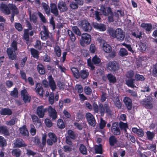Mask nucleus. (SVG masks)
I'll return each mask as SVG.
<instances>
[{
	"mask_svg": "<svg viewBox=\"0 0 157 157\" xmlns=\"http://www.w3.org/2000/svg\"><path fill=\"white\" fill-rule=\"evenodd\" d=\"M100 46L102 50L106 53H110L112 51V47L111 46L108 44L104 40L100 41Z\"/></svg>",
	"mask_w": 157,
	"mask_h": 157,
	"instance_id": "obj_11",
	"label": "nucleus"
},
{
	"mask_svg": "<svg viewBox=\"0 0 157 157\" xmlns=\"http://www.w3.org/2000/svg\"><path fill=\"white\" fill-rule=\"evenodd\" d=\"M8 6L10 9V10H11L12 13L15 15H17L19 13V11L18 8L13 3L8 4Z\"/></svg>",
	"mask_w": 157,
	"mask_h": 157,
	"instance_id": "obj_24",
	"label": "nucleus"
},
{
	"mask_svg": "<svg viewBox=\"0 0 157 157\" xmlns=\"http://www.w3.org/2000/svg\"><path fill=\"white\" fill-rule=\"evenodd\" d=\"M67 32L68 34L69 35L71 41L72 42L75 41L76 39V38L73 32L70 30H68Z\"/></svg>",
	"mask_w": 157,
	"mask_h": 157,
	"instance_id": "obj_43",
	"label": "nucleus"
},
{
	"mask_svg": "<svg viewBox=\"0 0 157 157\" xmlns=\"http://www.w3.org/2000/svg\"><path fill=\"white\" fill-rule=\"evenodd\" d=\"M140 26L144 29L146 33L150 32L152 29V25L151 23H142Z\"/></svg>",
	"mask_w": 157,
	"mask_h": 157,
	"instance_id": "obj_26",
	"label": "nucleus"
},
{
	"mask_svg": "<svg viewBox=\"0 0 157 157\" xmlns=\"http://www.w3.org/2000/svg\"><path fill=\"white\" fill-rule=\"evenodd\" d=\"M47 111L49 116L52 120H55L57 118V112L54 108L49 105L48 107Z\"/></svg>",
	"mask_w": 157,
	"mask_h": 157,
	"instance_id": "obj_15",
	"label": "nucleus"
},
{
	"mask_svg": "<svg viewBox=\"0 0 157 157\" xmlns=\"http://www.w3.org/2000/svg\"><path fill=\"white\" fill-rule=\"evenodd\" d=\"M80 25L82 29L85 32H90L92 29L90 24L86 20H82Z\"/></svg>",
	"mask_w": 157,
	"mask_h": 157,
	"instance_id": "obj_10",
	"label": "nucleus"
},
{
	"mask_svg": "<svg viewBox=\"0 0 157 157\" xmlns=\"http://www.w3.org/2000/svg\"><path fill=\"white\" fill-rule=\"evenodd\" d=\"M75 89L77 90L79 94L81 93L83 91V87L80 84H76L75 86Z\"/></svg>",
	"mask_w": 157,
	"mask_h": 157,
	"instance_id": "obj_57",
	"label": "nucleus"
},
{
	"mask_svg": "<svg viewBox=\"0 0 157 157\" xmlns=\"http://www.w3.org/2000/svg\"><path fill=\"white\" fill-rule=\"evenodd\" d=\"M111 131L114 135L118 136L120 135L121 131L117 122H114L112 123L111 127Z\"/></svg>",
	"mask_w": 157,
	"mask_h": 157,
	"instance_id": "obj_7",
	"label": "nucleus"
},
{
	"mask_svg": "<svg viewBox=\"0 0 157 157\" xmlns=\"http://www.w3.org/2000/svg\"><path fill=\"white\" fill-rule=\"evenodd\" d=\"M101 62L100 59L97 55H95L92 59V62L91 57H90L87 59V63L88 66L90 67L92 70H94L95 67L94 66L93 63L95 65Z\"/></svg>",
	"mask_w": 157,
	"mask_h": 157,
	"instance_id": "obj_6",
	"label": "nucleus"
},
{
	"mask_svg": "<svg viewBox=\"0 0 157 157\" xmlns=\"http://www.w3.org/2000/svg\"><path fill=\"white\" fill-rule=\"evenodd\" d=\"M21 135L24 137L29 136V132L25 125H23L19 129Z\"/></svg>",
	"mask_w": 157,
	"mask_h": 157,
	"instance_id": "obj_27",
	"label": "nucleus"
},
{
	"mask_svg": "<svg viewBox=\"0 0 157 157\" xmlns=\"http://www.w3.org/2000/svg\"><path fill=\"white\" fill-rule=\"evenodd\" d=\"M0 8L1 10L6 15L10 14L11 13V11L8 5L2 3L0 5Z\"/></svg>",
	"mask_w": 157,
	"mask_h": 157,
	"instance_id": "obj_20",
	"label": "nucleus"
},
{
	"mask_svg": "<svg viewBox=\"0 0 157 157\" xmlns=\"http://www.w3.org/2000/svg\"><path fill=\"white\" fill-rule=\"evenodd\" d=\"M42 7L44 9L46 13L49 15L50 14V10L49 6L45 2H42Z\"/></svg>",
	"mask_w": 157,
	"mask_h": 157,
	"instance_id": "obj_37",
	"label": "nucleus"
},
{
	"mask_svg": "<svg viewBox=\"0 0 157 157\" xmlns=\"http://www.w3.org/2000/svg\"><path fill=\"white\" fill-rule=\"evenodd\" d=\"M114 105L118 109H121V107L122 104L118 97L116 98V100L114 102Z\"/></svg>",
	"mask_w": 157,
	"mask_h": 157,
	"instance_id": "obj_50",
	"label": "nucleus"
},
{
	"mask_svg": "<svg viewBox=\"0 0 157 157\" xmlns=\"http://www.w3.org/2000/svg\"><path fill=\"white\" fill-rule=\"evenodd\" d=\"M76 116V121L77 122L82 121L84 117V115L81 113H78Z\"/></svg>",
	"mask_w": 157,
	"mask_h": 157,
	"instance_id": "obj_54",
	"label": "nucleus"
},
{
	"mask_svg": "<svg viewBox=\"0 0 157 157\" xmlns=\"http://www.w3.org/2000/svg\"><path fill=\"white\" fill-rule=\"evenodd\" d=\"M123 101L125 106L128 110H130L132 106V101L129 97L126 96L124 97Z\"/></svg>",
	"mask_w": 157,
	"mask_h": 157,
	"instance_id": "obj_16",
	"label": "nucleus"
},
{
	"mask_svg": "<svg viewBox=\"0 0 157 157\" xmlns=\"http://www.w3.org/2000/svg\"><path fill=\"white\" fill-rule=\"evenodd\" d=\"M84 91L85 94L87 95H90L92 93V90L88 86H86L84 88Z\"/></svg>",
	"mask_w": 157,
	"mask_h": 157,
	"instance_id": "obj_56",
	"label": "nucleus"
},
{
	"mask_svg": "<svg viewBox=\"0 0 157 157\" xmlns=\"http://www.w3.org/2000/svg\"><path fill=\"white\" fill-rule=\"evenodd\" d=\"M135 80L137 81H143L145 79V78L143 75L136 74L135 76Z\"/></svg>",
	"mask_w": 157,
	"mask_h": 157,
	"instance_id": "obj_59",
	"label": "nucleus"
},
{
	"mask_svg": "<svg viewBox=\"0 0 157 157\" xmlns=\"http://www.w3.org/2000/svg\"><path fill=\"white\" fill-rule=\"evenodd\" d=\"M37 70L38 72L40 75H44L45 73L44 67L41 63H40L37 65Z\"/></svg>",
	"mask_w": 157,
	"mask_h": 157,
	"instance_id": "obj_36",
	"label": "nucleus"
},
{
	"mask_svg": "<svg viewBox=\"0 0 157 157\" xmlns=\"http://www.w3.org/2000/svg\"><path fill=\"white\" fill-rule=\"evenodd\" d=\"M78 4L76 2H72L70 3L69 6L70 8L73 9H76L78 8Z\"/></svg>",
	"mask_w": 157,
	"mask_h": 157,
	"instance_id": "obj_60",
	"label": "nucleus"
},
{
	"mask_svg": "<svg viewBox=\"0 0 157 157\" xmlns=\"http://www.w3.org/2000/svg\"><path fill=\"white\" fill-rule=\"evenodd\" d=\"M36 92L40 96L43 97L44 94V90L43 88L42 85L40 83L36 84V87L35 88Z\"/></svg>",
	"mask_w": 157,
	"mask_h": 157,
	"instance_id": "obj_19",
	"label": "nucleus"
},
{
	"mask_svg": "<svg viewBox=\"0 0 157 157\" xmlns=\"http://www.w3.org/2000/svg\"><path fill=\"white\" fill-rule=\"evenodd\" d=\"M109 35L113 38H116L120 41H122L124 40L125 37L124 32L121 29L117 28L114 30L112 28H109L108 30Z\"/></svg>",
	"mask_w": 157,
	"mask_h": 157,
	"instance_id": "obj_2",
	"label": "nucleus"
},
{
	"mask_svg": "<svg viewBox=\"0 0 157 157\" xmlns=\"http://www.w3.org/2000/svg\"><path fill=\"white\" fill-rule=\"evenodd\" d=\"M7 145V142L4 138L2 136H0V147L3 148Z\"/></svg>",
	"mask_w": 157,
	"mask_h": 157,
	"instance_id": "obj_44",
	"label": "nucleus"
},
{
	"mask_svg": "<svg viewBox=\"0 0 157 157\" xmlns=\"http://www.w3.org/2000/svg\"><path fill=\"white\" fill-rule=\"evenodd\" d=\"M89 72L87 70L83 69L80 71L79 74V78L84 80L88 78L89 75Z\"/></svg>",
	"mask_w": 157,
	"mask_h": 157,
	"instance_id": "obj_22",
	"label": "nucleus"
},
{
	"mask_svg": "<svg viewBox=\"0 0 157 157\" xmlns=\"http://www.w3.org/2000/svg\"><path fill=\"white\" fill-rule=\"evenodd\" d=\"M30 133L32 136H34L36 134V130L34 125L33 124H30Z\"/></svg>",
	"mask_w": 157,
	"mask_h": 157,
	"instance_id": "obj_61",
	"label": "nucleus"
},
{
	"mask_svg": "<svg viewBox=\"0 0 157 157\" xmlns=\"http://www.w3.org/2000/svg\"><path fill=\"white\" fill-rule=\"evenodd\" d=\"M16 51L13 50L11 47L8 48L6 50V52L9 58L11 60H15L17 58V55L15 52Z\"/></svg>",
	"mask_w": 157,
	"mask_h": 157,
	"instance_id": "obj_13",
	"label": "nucleus"
},
{
	"mask_svg": "<svg viewBox=\"0 0 157 157\" xmlns=\"http://www.w3.org/2000/svg\"><path fill=\"white\" fill-rule=\"evenodd\" d=\"M134 76V72L133 71L130 70L128 71L126 74V76L127 78L130 79L132 78Z\"/></svg>",
	"mask_w": 157,
	"mask_h": 157,
	"instance_id": "obj_58",
	"label": "nucleus"
},
{
	"mask_svg": "<svg viewBox=\"0 0 157 157\" xmlns=\"http://www.w3.org/2000/svg\"><path fill=\"white\" fill-rule=\"evenodd\" d=\"M79 150L81 153L83 154H86L87 153V150L86 147L83 144H81L79 148Z\"/></svg>",
	"mask_w": 157,
	"mask_h": 157,
	"instance_id": "obj_55",
	"label": "nucleus"
},
{
	"mask_svg": "<svg viewBox=\"0 0 157 157\" xmlns=\"http://www.w3.org/2000/svg\"><path fill=\"white\" fill-rule=\"evenodd\" d=\"M91 40V36L87 33H82L81 35V39L80 41V45L84 46L85 44H89Z\"/></svg>",
	"mask_w": 157,
	"mask_h": 157,
	"instance_id": "obj_5",
	"label": "nucleus"
},
{
	"mask_svg": "<svg viewBox=\"0 0 157 157\" xmlns=\"http://www.w3.org/2000/svg\"><path fill=\"white\" fill-rule=\"evenodd\" d=\"M72 32L78 36H81V33L78 28L77 26H73L72 28Z\"/></svg>",
	"mask_w": 157,
	"mask_h": 157,
	"instance_id": "obj_49",
	"label": "nucleus"
},
{
	"mask_svg": "<svg viewBox=\"0 0 157 157\" xmlns=\"http://www.w3.org/2000/svg\"><path fill=\"white\" fill-rule=\"evenodd\" d=\"M8 6L10 9V10H11L12 13L15 15H17L19 13V11L18 8L13 3L8 4Z\"/></svg>",
	"mask_w": 157,
	"mask_h": 157,
	"instance_id": "obj_25",
	"label": "nucleus"
},
{
	"mask_svg": "<svg viewBox=\"0 0 157 157\" xmlns=\"http://www.w3.org/2000/svg\"><path fill=\"white\" fill-rule=\"evenodd\" d=\"M18 91L17 89L16 88H14L13 91H11L10 93L11 96L17 98L18 97Z\"/></svg>",
	"mask_w": 157,
	"mask_h": 157,
	"instance_id": "obj_53",
	"label": "nucleus"
},
{
	"mask_svg": "<svg viewBox=\"0 0 157 157\" xmlns=\"http://www.w3.org/2000/svg\"><path fill=\"white\" fill-rule=\"evenodd\" d=\"M101 9L104 15L108 16V20L109 22H113V13L110 7L106 8L105 5H102L101 6Z\"/></svg>",
	"mask_w": 157,
	"mask_h": 157,
	"instance_id": "obj_3",
	"label": "nucleus"
},
{
	"mask_svg": "<svg viewBox=\"0 0 157 157\" xmlns=\"http://www.w3.org/2000/svg\"><path fill=\"white\" fill-rule=\"evenodd\" d=\"M71 70L72 72L74 77L77 79L79 78V75L80 72L77 68L73 67L71 68Z\"/></svg>",
	"mask_w": 157,
	"mask_h": 157,
	"instance_id": "obj_35",
	"label": "nucleus"
},
{
	"mask_svg": "<svg viewBox=\"0 0 157 157\" xmlns=\"http://www.w3.org/2000/svg\"><path fill=\"white\" fill-rule=\"evenodd\" d=\"M31 54L33 56V57L36 59H38L39 57V52L36 50L32 48L30 50Z\"/></svg>",
	"mask_w": 157,
	"mask_h": 157,
	"instance_id": "obj_41",
	"label": "nucleus"
},
{
	"mask_svg": "<svg viewBox=\"0 0 157 157\" xmlns=\"http://www.w3.org/2000/svg\"><path fill=\"white\" fill-rule=\"evenodd\" d=\"M17 43L15 40H13L11 44V48L14 51H17Z\"/></svg>",
	"mask_w": 157,
	"mask_h": 157,
	"instance_id": "obj_63",
	"label": "nucleus"
},
{
	"mask_svg": "<svg viewBox=\"0 0 157 157\" xmlns=\"http://www.w3.org/2000/svg\"><path fill=\"white\" fill-rule=\"evenodd\" d=\"M44 31H42L40 32L41 38L43 40H45L49 36V32L45 26L44 27Z\"/></svg>",
	"mask_w": 157,
	"mask_h": 157,
	"instance_id": "obj_18",
	"label": "nucleus"
},
{
	"mask_svg": "<svg viewBox=\"0 0 157 157\" xmlns=\"http://www.w3.org/2000/svg\"><path fill=\"white\" fill-rule=\"evenodd\" d=\"M21 94L22 97V99L25 103L30 102L31 97L29 95L27 90L26 89H24L21 90Z\"/></svg>",
	"mask_w": 157,
	"mask_h": 157,
	"instance_id": "obj_14",
	"label": "nucleus"
},
{
	"mask_svg": "<svg viewBox=\"0 0 157 157\" xmlns=\"http://www.w3.org/2000/svg\"><path fill=\"white\" fill-rule=\"evenodd\" d=\"M118 124L119 126V128L121 130L126 129L128 128V126L126 123H124L122 121H120Z\"/></svg>",
	"mask_w": 157,
	"mask_h": 157,
	"instance_id": "obj_51",
	"label": "nucleus"
},
{
	"mask_svg": "<svg viewBox=\"0 0 157 157\" xmlns=\"http://www.w3.org/2000/svg\"><path fill=\"white\" fill-rule=\"evenodd\" d=\"M13 155L16 157H19L21 154V151L19 149H14L12 151Z\"/></svg>",
	"mask_w": 157,
	"mask_h": 157,
	"instance_id": "obj_42",
	"label": "nucleus"
},
{
	"mask_svg": "<svg viewBox=\"0 0 157 157\" xmlns=\"http://www.w3.org/2000/svg\"><path fill=\"white\" fill-rule=\"evenodd\" d=\"M135 81L134 78L128 79L126 80V84L128 87L134 88L136 87L134 83Z\"/></svg>",
	"mask_w": 157,
	"mask_h": 157,
	"instance_id": "obj_33",
	"label": "nucleus"
},
{
	"mask_svg": "<svg viewBox=\"0 0 157 157\" xmlns=\"http://www.w3.org/2000/svg\"><path fill=\"white\" fill-rule=\"evenodd\" d=\"M94 149L96 153L101 154H102V146L101 144H100L98 145H96Z\"/></svg>",
	"mask_w": 157,
	"mask_h": 157,
	"instance_id": "obj_38",
	"label": "nucleus"
},
{
	"mask_svg": "<svg viewBox=\"0 0 157 157\" xmlns=\"http://www.w3.org/2000/svg\"><path fill=\"white\" fill-rule=\"evenodd\" d=\"M0 132L4 136H9L10 135L8 129L6 126H0Z\"/></svg>",
	"mask_w": 157,
	"mask_h": 157,
	"instance_id": "obj_30",
	"label": "nucleus"
},
{
	"mask_svg": "<svg viewBox=\"0 0 157 157\" xmlns=\"http://www.w3.org/2000/svg\"><path fill=\"white\" fill-rule=\"evenodd\" d=\"M93 25L94 28L101 31H104L106 29L105 25L103 24L94 22Z\"/></svg>",
	"mask_w": 157,
	"mask_h": 157,
	"instance_id": "obj_21",
	"label": "nucleus"
},
{
	"mask_svg": "<svg viewBox=\"0 0 157 157\" xmlns=\"http://www.w3.org/2000/svg\"><path fill=\"white\" fill-rule=\"evenodd\" d=\"M32 119L33 122L35 124H39L40 125L41 122L40 119H39L37 116L35 115H33L32 116Z\"/></svg>",
	"mask_w": 157,
	"mask_h": 157,
	"instance_id": "obj_45",
	"label": "nucleus"
},
{
	"mask_svg": "<svg viewBox=\"0 0 157 157\" xmlns=\"http://www.w3.org/2000/svg\"><path fill=\"white\" fill-rule=\"evenodd\" d=\"M107 78L110 83H114L117 82L115 76L111 73H109L107 75Z\"/></svg>",
	"mask_w": 157,
	"mask_h": 157,
	"instance_id": "obj_32",
	"label": "nucleus"
},
{
	"mask_svg": "<svg viewBox=\"0 0 157 157\" xmlns=\"http://www.w3.org/2000/svg\"><path fill=\"white\" fill-rule=\"evenodd\" d=\"M14 145L15 147L18 148L25 147L27 145L23 140L21 138L17 139L15 140Z\"/></svg>",
	"mask_w": 157,
	"mask_h": 157,
	"instance_id": "obj_17",
	"label": "nucleus"
},
{
	"mask_svg": "<svg viewBox=\"0 0 157 157\" xmlns=\"http://www.w3.org/2000/svg\"><path fill=\"white\" fill-rule=\"evenodd\" d=\"M152 74L153 76L157 77V64L153 66Z\"/></svg>",
	"mask_w": 157,
	"mask_h": 157,
	"instance_id": "obj_64",
	"label": "nucleus"
},
{
	"mask_svg": "<svg viewBox=\"0 0 157 157\" xmlns=\"http://www.w3.org/2000/svg\"><path fill=\"white\" fill-rule=\"evenodd\" d=\"M86 117L89 124L92 126H95L96 121L94 117L91 113H86Z\"/></svg>",
	"mask_w": 157,
	"mask_h": 157,
	"instance_id": "obj_12",
	"label": "nucleus"
},
{
	"mask_svg": "<svg viewBox=\"0 0 157 157\" xmlns=\"http://www.w3.org/2000/svg\"><path fill=\"white\" fill-rule=\"evenodd\" d=\"M93 109L95 113H98L99 111L102 116H104L105 112L109 115H111L112 114V111L110 109L108 102H105L103 105L100 103L99 105L96 102H94L93 104Z\"/></svg>",
	"mask_w": 157,
	"mask_h": 157,
	"instance_id": "obj_1",
	"label": "nucleus"
},
{
	"mask_svg": "<svg viewBox=\"0 0 157 157\" xmlns=\"http://www.w3.org/2000/svg\"><path fill=\"white\" fill-rule=\"evenodd\" d=\"M48 108H44L43 105L38 106L36 109V114L40 118L44 117L45 113L47 112Z\"/></svg>",
	"mask_w": 157,
	"mask_h": 157,
	"instance_id": "obj_9",
	"label": "nucleus"
},
{
	"mask_svg": "<svg viewBox=\"0 0 157 157\" xmlns=\"http://www.w3.org/2000/svg\"><path fill=\"white\" fill-rule=\"evenodd\" d=\"M50 10L51 13H53L55 16H57L58 15L59 12L57 6L55 3H52L51 4Z\"/></svg>",
	"mask_w": 157,
	"mask_h": 157,
	"instance_id": "obj_28",
	"label": "nucleus"
},
{
	"mask_svg": "<svg viewBox=\"0 0 157 157\" xmlns=\"http://www.w3.org/2000/svg\"><path fill=\"white\" fill-rule=\"evenodd\" d=\"M1 115L10 116L12 115V112L11 109L9 108H4L1 109L0 111Z\"/></svg>",
	"mask_w": 157,
	"mask_h": 157,
	"instance_id": "obj_29",
	"label": "nucleus"
},
{
	"mask_svg": "<svg viewBox=\"0 0 157 157\" xmlns=\"http://www.w3.org/2000/svg\"><path fill=\"white\" fill-rule=\"evenodd\" d=\"M57 125L58 128L63 129L65 127V124L62 119H59L57 121Z\"/></svg>",
	"mask_w": 157,
	"mask_h": 157,
	"instance_id": "obj_39",
	"label": "nucleus"
},
{
	"mask_svg": "<svg viewBox=\"0 0 157 157\" xmlns=\"http://www.w3.org/2000/svg\"><path fill=\"white\" fill-rule=\"evenodd\" d=\"M152 101V98L151 97L148 96L144 99L141 103L147 109H151L153 108Z\"/></svg>",
	"mask_w": 157,
	"mask_h": 157,
	"instance_id": "obj_8",
	"label": "nucleus"
},
{
	"mask_svg": "<svg viewBox=\"0 0 157 157\" xmlns=\"http://www.w3.org/2000/svg\"><path fill=\"white\" fill-rule=\"evenodd\" d=\"M48 136L50 139L52 140L54 143H56L57 142V137L56 135L53 132H49L48 133Z\"/></svg>",
	"mask_w": 157,
	"mask_h": 157,
	"instance_id": "obj_40",
	"label": "nucleus"
},
{
	"mask_svg": "<svg viewBox=\"0 0 157 157\" xmlns=\"http://www.w3.org/2000/svg\"><path fill=\"white\" fill-rule=\"evenodd\" d=\"M107 69L110 72L115 73L120 68V65L117 61H109L106 65Z\"/></svg>",
	"mask_w": 157,
	"mask_h": 157,
	"instance_id": "obj_4",
	"label": "nucleus"
},
{
	"mask_svg": "<svg viewBox=\"0 0 157 157\" xmlns=\"http://www.w3.org/2000/svg\"><path fill=\"white\" fill-rule=\"evenodd\" d=\"M29 31L28 30H24L23 35V38L26 42H28L29 40Z\"/></svg>",
	"mask_w": 157,
	"mask_h": 157,
	"instance_id": "obj_46",
	"label": "nucleus"
},
{
	"mask_svg": "<svg viewBox=\"0 0 157 157\" xmlns=\"http://www.w3.org/2000/svg\"><path fill=\"white\" fill-rule=\"evenodd\" d=\"M119 55L122 57L124 56L128 55V52L127 50L124 48H121L119 52Z\"/></svg>",
	"mask_w": 157,
	"mask_h": 157,
	"instance_id": "obj_47",
	"label": "nucleus"
},
{
	"mask_svg": "<svg viewBox=\"0 0 157 157\" xmlns=\"http://www.w3.org/2000/svg\"><path fill=\"white\" fill-rule=\"evenodd\" d=\"M58 7L61 12H66L67 10V7L65 3L62 1L59 2L58 4Z\"/></svg>",
	"mask_w": 157,
	"mask_h": 157,
	"instance_id": "obj_23",
	"label": "nucleus"
},
{
	"mask_svg": "<svg viewBox=\"0 0 157 157\" xmlns=\"http://www.w3.org/2000/svg\"><path fill=\"white\" fill-rule=\"evenodd\" d=\"M118 140L117 138L114 135L111 136L109 138V142L110 145L111 146H114L117 144Z\"/></svg>",
	"mask_w": 157,
	"mask_h": 157,
	"instance_id": "obj_34",
	"label": "nucleus"
},
{
	"mask_svg": "<svg viewBox=\"0 0 157 157\" xmlns=\"http://www.w3.org/2000/svg\"><path fill=\"white\" fill-rule=\"evenodd\" d=\"M14 27L19 32L22 31L23 29L22 25L19 23L15 22L14 24Z\"/></svg>",
	"mask_w": 157,
	"mask_h": 157,
	"instance_id": "obj_52",
	"label": "nucleus"
},
{
	"mask_svg": "<svg viewBox=\"0 0 157 157\" xmlns=\"http://www.w3.org/2000/svg\"><path fill=\"white\" fill-rule=\"evenodd\" d=\"M54 52L56 56L60 57L61 55V50L59 46H56L54 48Z\"/></svg>",
	"mask_w": 157,
	"mask_h": 157,
	"instance_id": "obj_48",
	"label": "nucleus"
},
{
	"mask_svg": "<svg viewBox=\"0 0 157 157\" xmlns=\"http://www.w3.org/2000/svg\"><path fill=\"white\" fill-rule=\"evenodd\" d=\"M37 14L40 18L41 21L44 23H45L47 22V20H46L43 14L40 11H38L37 12Z\"/></svg>",
	"mask_w": 157,
	"mask_h": 157,
	"instance_id": "obj_62",
	"label": "nucleus"
},
{
	"mask_svg": "<svg viewBox=\"0 0 157 157\" xmlns=\"http://www.w3.org/2000/svg\"><path fill=\"white\" fill-rule=\"evenodd\" d=\"M67 133L68 135V137L71 138L72 140H75L76 139L78 136V134L75 133L71 129H69L67 130Z\"/></svg>",
	"mask_w": 157,
	"mask_h": 157,
	"instance_id": "obj_31",
	"label": "nucleus"
}]
</instances>
